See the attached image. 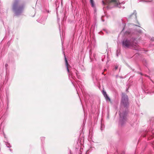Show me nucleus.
Wrapping results in <instances>:
<instances>
[{"label": "nucleus", "instance_id": "nucleus-1", "mask_svg": "<svg viewBox=\"0 0 154 154\" xmlns=\"http://www.w3.org/2000/svg\"><path fill=\"white\" fill-rule=\"evenodd\" d=\"M19 0H15L13 5L12 9L16 14L21 13L24 8L23 5H19Z\"/></svg>", "mask_w": 154, "mask_h": 154}, {"label": "nucleus", "instance_id": "nucleus-2", "mask_svg": "<svg viewBox=\"0 0 154 154\" xmlns=\"http://www.w3.org/2000/svg\"><path fill=\"white\" fill-rule=\"evenodd\" d=\"M121 103L124 106H126L128 104V97L123 93L122 94Z\"/></svg>", "mask_w": 154, "mask_h": 154}, {"label": "nucleus", "instance_id": "nucleus-3", "mask_svg": "<svg viewBox=\"0 0 154 154\" xmlns=\"http://www.w3.org/2000/svg\"><path fill=\"white\" fill-rule=\"evenodd\" d=\"M123 46L126 48L134 47V45L132 42L129 40L126 39L122 42Z\"/></svg>", "mask_w": 154, "mask_h": 154}, {"label": "nucleus", "instance_id": "nucleus-4", "mask_svg": "<svg viewBox=\"0 0 154 154\" xmlns=\"http://www.w3.org/2000/svg\"><path fill=\"white\" fill-rule=\"evenodd\" d=\"M127 113L125 112L124 113H121L120 114V120L122 124H123V123L126 120V115Z\"/></svg>", "mask_w": 154, "mask_h": 154}, {"label": "nucleus", "instance_id": "nucleus-5", "mask_svg": "<svg viewBox=\"0 0 154 154\" xmlns=\"http://www.w3.org/2000/svg\"><path fill=\"white\" fill-rule=\"evenodd\" d=\"M65 63H66V66L67 70L68 72H69V69L68 67V65H69V64L68 63V62H67V60L66 59V57H65Z\"/></svg>", "mask_w": 154, "mask_h": 154}, {"label": "nucleus", "instance_id": "nucleus-6", "mask_svg": "<svg viewBox=\"0 0 154 154\" xmlns=\"http://www.w3.org/2000/svg\"><path fill=\"white\" fill-rule=\"evenodd\" d=\"M109 2L110 3H113L117 5L118 4V2L116 0H110Z\"/></svg>", "mask_w": 154, "mask_h": 154}, {"label": "nucleus", "instance_id": "nucleus-7", "mask_svg": "<svg viewBox=\"0 0 154 154\" xmlns=\"http://www.w3.org/2000/svg\"><path fill=\"white\" fill-rule=\"evenodd\" d=\"M90 2L91 3L92 7H94V2L93 0H90Z\"/></svg>", "mask_w": 154, "mask_h": 154}, {"label": "nucleus", "instance_id": "nucleus-8", "mask_svg": "<svg viewBox=\"0 0 154 154\" xmlns=\"http://www.w3.org/2000/svg\"><path fill=\"white\" fill-rule=\"evenodd\" d=\"M105 97V98L106 100H108L110 102V100L109 98L108 97L107 95L104 97Z\"/></svg>", "mask_w": 154, "mask_h": 154}, {"label": "nucleus", "instance_id": "nucleus-9", "mask_svg": "<svg viewBox=\"0 0 154 154\" xmlns=\"http://www.w3.org/2000/svg\"><path fill=\"white\" fill-rule=\"evenodd\" d=\"M118 66H115V68H114V69L115 70H117V69H118Z\"/></svg>", "mask_w": 154, "mask_h": 154}, {"label": "nucleus", "instance_id": "nucleus-10", "mask_svg": "<svg viewBox=\"0 0 154 154\" xmlns=\"http://www.w3.org/2000/svg\"><path fill=\"white\" fill-rule=\"evenodd\" d=\"M103 94L104 97L106 96V95H107V94H106V93L105 92H103Z\"/></svg>", "mask_w": 154, "mask_h": 154}, {"label": "nucleus", "instance_id": "nucleus-11", "mask_svg": "<svg viewBox=\"0 0 154 154\" xmlns=\"http://www.w3.org/2000/svg\"><path fill=\"white\" fill-rule=\"evenodd\" d=\"M8 66V64H6L5 65V67H7Z\"/></svg>", "mask_w": 154, "mask_h": 154}, {"label": "nucleus", "instance_id": "nucleus-12", "mask_svg": "<svg viewBox=\"0 0 154 154\" xmlns=\"http://www.w3.org/2000/svg\"><path fill=\"white\" fill-rule=\"evenodd\" d=\"M104 70V71H105L106 70V69H105Z\"/></svg>", "mask_w": 154, "mask_h": 154}]
</instances>
